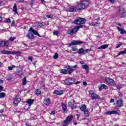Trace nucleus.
Masks as SVG:
<instances>
[{"instance_id":"obj_1","label":"nucleus","mask_w":126,"mask_h":126,"mask_svg":"<svg viewBox=\"0 0 126 126\" xmlns=\"http://www.w3.org/2000/svg\"><path fill=\"white\" fill-rule=\"evenodd\" d=\"M89 4H90V2L89 0H83L80 2V3H78V7L79 9L82 10V9H85L87 7L89 6Z\"/></svg>"},{"instance_id":"obj_2","label":"nucleus","mask_w":126,"mask_h":126,"mask_svg":"<svg viewBox=\"0 0 126 126\" xmlns=\"http://www.w3.org/2000/svg\"><path fill=\"white\" fill-rule=\"evenodd\" d=\"M86 22L85 18L78 17L73 22L74 24L77 25H81V24H84Z\"/></svg>"},{"instance_id":"obj_3","label":"nucleus","mask_w":126,"mask_h":126,"mask_svg":"<svg viewBox=\"0 0 126 126\" xmlns=\"http://www.w3.org/2000/svg\"><path fill=\"white\" fill-rule=\"evenodd\" d=\"M73 119V115H69L67 117L65 120L63 121V126H67L70 124L72 120Z\"/></svg>"},{"instance_id":"obj_4","label":"nucleus","mask_w":126,"mask_h":126,"mask_svg":"<svg viewBox=\"0 0 126 126\" xmlns=\"http://www.w3.org/2000/svg\"><path fill=\"white\" fill-rule=\"evenodd\" d=\"M2 55H16L17 54H21L20 51H9L8 50H2L1 51Z\"/></svg>"},{"instance_id":"obj_5","label":"nucleus","mask_w":126,"mask_h":126,"mask_svg":"<svg viewBox=\"0 0 126 126\" xmlns=\"http://www.w3.org/2000/svg\"><path fill=\"white\" fill-rule=\"evenodd\" d=\"M90 94L91 96V98L93 100H96L98 99V100H100V97L99 95L97 94H95L94 92V91L91 90L90 92Z\"/></svg>"},{"instance_id":"obj_6","label":"nucleus","mask_w":126,"mask_h":126,"mask_svg":"<svg viewBox=\"0 0 126 126\" xmlns=\"http://www.w3.org/2000/svg\"><path fill=\"white\" fill-rule=\"evenodd\" d=\"M64 82L66 85H71L75 83V79L68 78L65 80Z\"/></svg>"},{"instance_id":"obj_7","label":"nucleus","mask_w":126,"mask_h":126,"mask_svg":"<svg viewBox=\"0 0 126 126\" xmlns=\"http://www.w3.org/2000/svg\"><path fill=\"white\" fill-rule=\"evenodd\" d=\"M81 44H84V42L79 40H72L71 43L69 44V47H71V46L81 45Z\"/></svg>"},{"instance_id":"obj_8","label":"nucleus","mask_w":126,"mask_h":126,"mask_svg":"<svg viewBox=\"0 0 126 126\" xmlns=\"http://www.w3.org/2000/svg\"><path fill=\"white\" fill-rule=\"evenodd\" d=\"M105 81L108 83L110 85L112 86H115L116 85V82L114 81L113 79H111L110 78L107 77L105 78Z\"/></svg>"},{"instance_id":"obj_9","label":"nucleus","mask_w":126,"mask_h":126,"mask_svg":"<svg viewBox=\"0 0 126 126\" xmlns=\"http://www.w3.org/2000/svg\"><path fill=\"white\" fill-rule=\"evenodd\" d=\"M29 31H30V32H32V33H33L34 35H37V36H38V37H40V38H42V37H43V36H41L40 35V34H39V33H38V32H37L35 30H33L32 27H31Z\"/></svg>"},{"instance_id":"obj_10","label":"nucleus","mask_w":126,"mask_h":126,"mask_svg":"<svg viewBox=\"0 0 126 126\" xmlns=\"http://www.w3.org/2000/svg\"><path fill=\"white\" fill-rule=\"evenodd\" d=\"M61 106L62 107V110L65 114L67 113V107H66V105L64 103H61Z\"/></svg>"},{"instance_id":"obj_11","label":"nucleus","mask_w":126,"mask_h":126,"mask_svg":"<svg viewBox=\"0 0 126 126\" xmlns=\"http://www.w3.org/2000/svg\"><path fill=\"white\" fill-rule=\"evenodd\" d=\"M125 9H124V8H119V15L121 17H124V16H125Z\"/></svg>"},{"instance_id":"obj_12","label":"nucleus","mask_w":126,"mask_h":126,"mask_svg":"<svg viewBox=\"0 0 126 126\" xmlns=\"http://www.w3.org/2000/svg\"><path fill=\"white\" fill-rule=\"evenodd\" d=\"M66 68L67 69L68 71V74H70V73H72V72L73 71V69L71 66H70L69 65H68L66 66Z\"/></svg>"},{"instance_id":"obj_13","label":"nucleus","mask_w":126,"mask_h":126,"mask_svg":"<svg viewBox=\"0 0 126 126\" xmlns=\"http://www.w3.org/2000/svg\"><path fill=\"white\" fill-rule=\"evenodd\" d=\"M20 101H21V98L18 96H16L14 99V104L17 105V104H18Z\"/></svg>"},{"instance_id":"obj_14","label":"nucleus","mask_w":126,"mask_h":126,"mask_svg":"<svg viewBox=\"0 0 126 126\" xmlns=\"http://www.w3.org/2000/svg\"><path fill=\"white\" fill-rule=\"evenodd\" d=\"M123 101L122 99L118 100L117 102V107H123V106H124V103H123Z\"/></svg>"},{"instance_id":"obj_15","label":"nucleus","mask_w":126,"mask_h":126,"mask_svg":"<svg viewBox=\"0 0 126 126\" xmlns=\"http://www.w3.org/2000/svg\"><path fill=\"white\" fill-rule=\"evenodd\" d=\"M107 115H118L119 112L118 111H108L106 112Z\"/></svg>"},{"instance_id":"obj_16","label":"nucleus","mask_w":126,"mask_h":126,"mask_svg":"<svg viewBox=\"0 0 126 126\" xmlns=\"http://www.w3.org/2000/svg\"><path fill=\"white\" fill-rule=\"evenodd\" d=\"M43 103L46 106H49V105L51 104V99H50L49 98L45 99L44 100Z\"/></svg>"},{"instance_id":"obj_17","label":"nucleus","mask_w":126,"mask_h":126,"mask_svg":"<svg viewBox=\"0 0 126 126\" xmlns=\"http://www.w3.org/2000/svg\"><path fill=\"white\" fill-rule=\"evenodd\" d=\"M54 94H56V95H63V91H57L55 90L54 93Z\"/></svg>"},{"instance_id":"obj_18","label":"nucleus","mask_w":126,"mask_h":126,"mask_svg":"<svg viewBox=\"0 0 126 126\" xmlns=\"http://www.w3.org/2000/svg\"><path fill=\"white\" fill-rule=\"evenodd\" d=\"M109 45L108 44H103L101 45L99 47L97 48L98 50H100L102 49V50H105V49H107Z\"/></svg>"},{"instance_id":"obj_19","label":"nucleus","mask_w":126,"mask_h":126,"mask_svg":"<svg viewBox=\"0 0 126 126\" xmlns=\"http://www.w3.org/2000/svg\"><path fill=\"white\" fill-rule=\"evenodd\" d=\"M117 29L120 32V34H126V31L125 29H121L120 27H117Z\"/></svg>"},{"instance_id":"obj_20","label":"nucleus","mask_w":126,"mask_h":126,"mask_svg":"<svg viewBox=\"0 0 126 126\" xmlns=\"http://www.w3.org/2000/svg\"><path fill=\"white\" fill-rule=\"evenodd\" d=\"M79 108L81 111H82V112H84V111H85L86 109H87V106H86V105L83 104L81 105V106H79Z\"/></svg>"},{"instance_id":"obj_21","label":"nucleus","mask_w":126,"mask_h":126,"mask_svg":"<svg viewBox=\"0 0 126 126\" xmlns=\"http://www.w3.org/2000/svg\"><path fill=\"white\" fill-rule=\"evenodd\" d=\"M27 37H28L29 39H30V40H33L34 38V35H33V33H32V32H29Z\"/></svg>"},{"instance_id":"obj_22","label":"nucleus","mask_w":126,"mask_h":126,"mask_svg":"<svg viewBox=\"0 0 126 126\" xmlns=\"http://www.w3.org/2000/svg\"><path fill=\"white\" fill-rule=\"evenodd\" d=\"M69 11H70V12H74L76 11V6H72L70 7V9H69Z\"/></svg>"},{"instance_id":"obj_23","label":"nucleus","mask_w":126,"mask_h":126,"mask_svg":"<svg viewBox=\"0 0 126 126\" xmlns=\"http://www.w3.org/2000/svg\"><path fill=\"white\" fill-rule=\"evenodd\" d=\"M27 103L28 104L29 107L34 103V99H29L27 101Z\"/></svg>"},{"instance_id":"obj_24","label":"nucleus","mask_w":126,"mask_h":126,"mask_svg":"<svg viewBox=\"0 0 126 126\" xmlns=\"http://www.w3.org/2000/svg\"><path fill=\"white\" fill-rule=\"evenodd\" d=\"M13 11H14L15 14H18V13H17V6L16 5V3L14 4V6L13 7Z\"/></svg>"},{"instance_id":"obj_25","label":"nucleus","mask_w":126,"mask_h":126,"mask_svg":"<svg viewBox=\"0 0 126 126\" xmlns=\"http://www.w3.org/2000/svg\"><path fill=\"white\" fill-rule=\"evenodd\" d=\"M78 54L79 55H84V49L83 48H80L78 51Z\"/></svg>"},{"instance_id":"obj_26","label":"nucleus","mask_w":126,"mask_h":126,"mask_svg":"<svg viewBox=\"0 0 126 126\" xmlns=\"http://www.w3.org/2000/svg\"><path fill=\"white\" fill-rule=\"evenodd\" d=\"M61 73H63V74H67L68 71L67 70L65 69H63L60 71Z\"/></svg>"},{"instance_id":"obj_27","label":"nucleus","mask_w":126,"mask_h":126,"mask_svg":"<svg viewBox=\"0 0 126 126\" xmlns=\"http://www.w3.org/2000/svg\"><path fill=\"white\" fill-rule=\"evenodd\" d=\"M41 91L40 89H37L35 92V95H36V96H39V95H41Z\"/></svg>"},{"instance_id":"obj_28","label":"nucleus","mask_w":126,"mask_h":126,"mask_svg":"<svg viewBox=\"0 0 126 126\" xmlns=\"http://www.w3.org/2000/svg\"><path fill=\"white\" fill-rule=\"evenodd\" d=\"M21 70H19V71H17V72H18V75H19V76H22V74H23V73L22 72V70L23 69V68H21Z\"/></svg>"},{"instance_id":"obj_29","label":"nucleus","mask_w":126,"mask_h":126,"mask_svg":"<svg viewBox=\"0 0 126 126\" xmlns=\"http://www.w3.org/2000/svg\"><path fill=\"white\" fill-rule=\"evenodd\" d=\"M82 68H84V69H85V70L87 69H89V66H88V65L87 64H84L82 66Z\"/></svg>"},{"instance_id":"obj_30","label":"nucleus","mask_w":126,"mask_h":126,"mask_svg":"<svg viewBox=\"0 0 126 126\" xmlns=\"http://www.w3.org/2000/svg\"><path fill=\"white\" fill-rule=\"evenodd\" d=\"M72 30L73 31V33H76V32H77V31H78L79 28H77V27H76L75 28H73Z\"/></svg>"},{"instance_id":"obj_31","label":"nucleus","mask_w":126,"mask_h":126,"mask_svg":"<svg viewBox=\"0 0 126 126\" xmlns=\"http://www.w3.org/2000/svg\"><path fill=\"white\" fill-rule=\"evenodd\" d=\"M84 113L85 114V117H88L89 116V111L86 110L84 111Z\"/></svg>"},{"instance_id":"obj_32","label":"nucleus","mask_w":126,"mask_h":126,"mask_svg":"<svg viewBox=\"0 0 126 126\" xmlns=\"http://www.w3.org/2000/svg\"><path fill=\"white\" fill-rule=\"evenodd\" d=\"M15 67H16V66H15V65H11V66H9L8 67V69L9 70H12V69H13V68H15Z\"/></svg>"},{"instance_id":"obj_33","label":"nucleus","mask_w":126,"mask_h":126,"mask_svg":"<svg viewBox=\"0 0 126 126\" xmlns=\"http://www.w3.org/2000/svg\"><path fill=\"white\" fill-rule=\"evenodd\" d=\"M67 34H69V35H73L74 33L73 32V31L72 30H70L67 32Z\"/></svg>"},{"instance_id":"obj_34","label":"nucleus","mask_w":126,"mask_h":126,"mask_svg":"<svg viewBox=\"0 0 126 126\" xmlns=\"http://www.w3.org/2000/svg\"><path fill=\"white\" fill-rule=\"evenodd\" d=\"M60 34V31H55L53 32V35L55 36H58Z\"/></svg>"},{"instance_id":"obj_35","label":"nucleus","mask_w":126,"mask_h":126,"mask_svg":"<svg viewBox=\"0 0 126 126\" xmlns=\"http://www.w3.org/2000/svg\"><path fill=\"white\" fill-rule=\"evenodd\" d=\"M15 39H16V37H10L8 41H10V42H13Z\"/></svg>"},{"instance_id":"obj_36","label":"nucleus","mask_w":126,"mask_h":126,"mask_svg":"<svg viewBox=\"0 0 126 126\" xmlns=\"http://www.w3.org/2000/svg\"><path fill=\"white\" fill-rule=\"evenodd\" d=\"M27 83V81L26 80V77H24L23 79V85H25Z\"/></svg>"},{"instance_id":"obj_37","label":"nucleus","mask_w":126,"mask_h":126,"mask_svg":"<svg viewBox=\"0 0 126 126\" xmlns=\"http://www.w3.org/2000/svg\"><path fill=\"white\" fill-rule=\"evenodd\" d=\"M0 47H5V44H4V41H0Z\"/></svg>"},{"instance_id":"obj_38","label":"nucleus","mask_w":126,"mask_h":126,"mask_svg":"<svg viewBox=\"0 0 126 126\" xmlns=\"http://www.w3.org/2000/svg\"><path fill=\"white\" fill-rule=\"evenodd\" d=\"M5 47H8L9 46V41H4Z\"/></svg>"},{"instance_id":"obj_39","label":"nucleus","mask_w":126,"mask_h":126,"mask_svg":"<svg viewBox=\"0 0 126 126\" xmlns=\"http://www.w3.org/2000/svg\"><path fill=\"white\" fill-rule=\"evenodd\" d=\"M53 58L54 59V60H57V59H59V54L58 53H55Z\"/></svg>"},{"instance_id":"obj_40","label":"nucleus","mask_w":126,"mask_h":126,"mask_svg":"<svg viewBox=\"0 0 126 126\" xmlns=\"http://www.w3.org/2000/svg\"><path fill=\"white\" fill-rule=\"evenodd\" d=\"M122 45H123V43L121 42H119V44L117 45V46H116V49H118V48H120L121 46H122Z\"/></svg>"},{"instance_id":"obj_41","label":"nucleus","mask_w":126,"mask_h":126,"mask_svg":"<svg viewBox=\"0 0 126 126\" xmlns=\"http://www.w3.org/2000/svg\"><path fill=\"white\" fill-rule=\"evenodd\" d=\"M90 52V49H86L85 50H84V55H85L86 54H88Z\"/></svg>"},{"instance_id":"obj_42","label":"nucleus","mask_w":126,"mask_h":126,"mask_svg":"<svg viewBox=\"0 0 126 126\" xmlns=\"http://www.w3.org/2000/svg\"><path fill=\"white\" fill-rule=\"evenodd\" d=\"M68 106H69V107H72V106H73V102H72L71 101H69L68 103Z\"/></svg>"},{"instance_id":"obj_43","label":"nucleus","mask_w":126,"mask_h":126,"mask_svg":"<svg viewBox=\"0 0 126 126\" xmlns=\"http://www.w3.org/2000/svg\"><path fill=\"white\" fill-rule=\"evenodd\" d=\"M5 22H6V23H10V22H11L10 21V19H9V18L6 19Z\"/></svg>"},{"instance_id":"obj_44","label":"nucleus","mask_w":126,"mask_h":126,"mask_svg":"<svg viewBox=\"0 0 126 126\" xmlns=\"http://www.w3.org/2000/svg\"><path fill=\"white\" fill-rule=\"evenodd\" d=\"M102 87L103 88V89H107V88H108V87L105 84H103L102 85Z\"/></svg>"},{"instance_id":"obj_45","label":"nucleus","mask_w":126,"mask_h":126,"mask_svg":"<svg viewBox=\"0 0 126 126\" xmlns=\"http://www.w3.org/2000/svg\"><path fill=\"white\" fill-rule=\"evenodd\" d=\"M46 17L52 19L53 18V16L52 15H46Z\"/></svg>"},{"instance_id":"obj_46","label":"nucleus","mask_w":126,"mask_h":126,"mask_svg":"<svg viewBox=\"0 0 126 126\" xmlns=\"http://www.w3.org/2000/svg\"><path fill=\"white\" fill-rule=\"evenodd\" d=\"M108 1H110L112 3H116V0H108Z\"/></svg>"},{"instance_id":"obj_47","label":"nucleus","mask_w":126,"mask_h":126,"mask_svg":"<svg viewBox=\"0 0 126 126\" xmlns=\"http://www.w3.org/2000/svg\"><path fill=\"white\" fill-rule=\"evenodd\" d=\"M17 2H19L20 3H22V2H24V0H19L17 1Z\"/></svg>"},{"instance_id":"obj_48","label":"nucleus","mask_w":126,"mask_h":126,"mask_svg":"<svg viewBox=\"0 0 126 126\" xmlns=\"http://www.w3.org/2000/svg\"><path fill=\"white\" fill-rule=\"evenodd\" d=\"M11 26H14L15 25V22L14 21H13L12 23L11 24Z\"/></svg>"},{"instance_id":"obj_49","label":"nucleus","mask_w":126,"mask_h":126,"mask_svg":"<svg viewBox=\"0 0 126 126\" xmlns=\"http://www.w3.org/2000/svg\"><path fill=\"white\" fill-rule=\"evenodd\" d=\"M3 21V18L1 16H0V22L1 23Z\"/></svg>"},{"instance_id":"obj_50","label":"nucleus","mask_w":126,"mask_h":126,"mask_svg":"<svg viewBox=\"0 0 126 126\" xmlns=\"http://www.w3.org/2000/svg\"><path fill=\"white\" fill-rule=\"evenodd\" d=\"M32 59L33 58H32V57L30 56V57H29L28 60H29V61H31V62H32Z\"/></svg>"},{"instance_id":"obj_51","label":"nucleus","mask_w":126,"mask_h":126,"mask_svg":"<svg viewBox=\"0 0 126 126\" xmlns=\"http://www.w3.org/2000/svg\"><path fill=\"white\" fill-rule=\"evenodd\" d=\"M115 102V99L112 98L110 99V103H114Z\"/></svg>"},{"instance_id":"obj_52","label":"nucleus","mask_w":126,"mask_h":126,"mask_svg":"<svg viewBox=\"0 0 126 126\" xmlns=\"http://www.w3.org/2000/svg\"><path fill=\"white\" fill-rule=\"evenodd\" d=\"M50 114L51 115H55V114H56V112L55 111H52Z\"/></svg>"},{"instance_id":"obj_53","label":"nucleus","mask_w":126,"mask_h":126,"mask_svg":"<svg viewBox=\"0 0 126 126\" xmlns=\"http://www.w3.org/2000/svg\"><path fill=\"white\" fill-rule=\"evenodd\" d=\"M11 78L10 76L7 77V80H11Z\"/></svg>"},{"instance_id":"obj_54","label":"nucleus","mask_w":126,"mask_h":126,"mask_svg":"<svg viewBox=\"0 0 126 126\" xmlns=\"http://www.w3.org/2000/svg\"><path fill=\"white\" fill-rule=\"evenodd\" d=\"M77 27L79 28H79H82L83 27V25H79L77 26Z\"/></svg>"},{"instance_id":"obj_55","label":"nucleus","mask_w":126,"mask_h":126,"mask_svg":"<svg viewBox=\"0 0 126 126\" xmlns=\"http://www.w3.org/2000/svg\"><path fill=\"white\" fill-rule=\"evenodd\" d=\"M98 24H100V23H98V22H94V26H98Z\"/></svg>"},{"instance_id":"obj_56","label":"nucleus","mask_w":126,"mask_h":126,"mask_svg":"<svg viewBox=\"0 0 126 126\" xmlns=\"http://www.w3.org/2000/svg\"><path fill=\"white\" fill-rule=\"evenodd\" d=\"M72 109H76L77 108V106L76 105H74L73 106H71Z\"/></svg>"},{"instance_id":"obj_57","label":"nucleus","mask_w":126,"mask_h":126,"mask_svg":"<svg viewBox=\"0 0 126 126\" xmlns=\"http://www.w3.org/2000/svg\"><path fill=\"white\" fill-rule=\"evenodd\" d=\"M83 85H85V86H86V85H87V82H83Z\"/></svg>"},{"instance_id":"obj_58","label":"nucleus","mask_w":126,"mask_h":126,"mask_svg":"<svg viewBox=\"0 0 126 126\" xmlns=\"http://www.w3.org/2000/svg\"><path fill=\"white\" fill-rule=\"evenodd\" d=\"M80 116V115L79 114H76L77 119L78 120L79 119V117Z\"/></svg>"},{"instance_id":"obj_59","label":"nucleus","mask_w":126,"mask_h":126,"mask_svg":"<svg viewBox=\"0 0 126 126\" xmlns=\"http://www.w3.org/2000/svg\"><path fill=\"white\" fill-rule=\"evenodd\" d=\"M94 23H91V24H90V25H91V26H94Z\"/></svg>"},{"instance_id":"obj_60","label":"nucleus","mask_w":126,"mask_h":126,"mask_svg":"<svg viewBox=\"0 0 126 126\" xmlns=\"http://www.w3.org/2000/svg\"><path fill=\"white\" fill-rule=\"evenodd\" d=\"M72 67L73 68H76V67H77V65H75L73 66Z\"/></svg>"},{"instance_id":"obj_61","label":"nucleus","mask_w":126,"mask_h":126,"mask_svg":"<svg viewBox=\"0 0 126 126\" xmlns=\"http://www.w3.org/2000/svg\"><path fill=\"white\" fill-rule=\"evenodd\" d=\"M117 25H118V26H120V27L122 26V24H121V23H117Z\"/></svg>"},{"instance_id":"obj_62","label":"nucleus","mask_w":126,"mask_h":126,"mask_svg":"<svg viewBox=\"0 0 126 126\" xmlns=\"http://www.w3.org/2000/svg\"><path fill=\"white\" fill-rule=\"evenodd\" d=\"M0 83H3V81L2 80L0 79Z\"/></svg>"},{"instance_id":"obj_63","label":"nucleus","mask_w":126,"mask_h":126,"mask_svg":"<svg viewBox=\"0 0 126 126\" xmlns=\"http://www.w3.org/2000/svg\"><path fill=\"white\" fill-rule=\"evenodd\" d=\"M117 89H119V90H120V89H121V87L118 86L117 87Z\"/></svg>"},{"instance_id":"obj_64","label":"nucleus","mask_w":126,"mask_h":126,"mask_svg":"<svg viewBox=\"0 0 126 126\" xmlns=\"http://www.w3.org/2000/svg\"><path fill=\"white\" fill-rule=\"evenodd\" d=\"M119 96L120 97H123V94H119Z\"/></svg>"}]
</instances>
